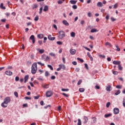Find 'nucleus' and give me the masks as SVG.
Here are the masks:
<instances>
[{
    "label": "nucleus",
    "mask_w": 125,
    "mask_h": 125,
    "mask_svg": "<svg viewBox=\"0 0 125 125\" xmlns=\"http://www.w3.org/2000/svg\"><path fill=\"white\" fill-rule=\"evenodd\" d=\"M10 97H6L4 99V102L1 104V107H3V108H6L7 107V104L9 102L11 101Z\"/></svg>",
    "instance_id": "nucleus-1"
},
{
    "label": "nucleus",
    "mask_w": 125,
    "mask_h": 125,
    "mask_svg": "<svg viewBox=\"0 0 125 125\" xmlns=\"http://www.w3.org/2000/svg\"><path fill=\"white\" fill-rule=\"evenodd\" d=\"M37 70H38V67L37 66V62H34L31 67L32 74H36L37 73Z\"/></svg>",
    "instance_id": "nucleus-2"
},
{
    "label": "nucleus",
    "mask_w": 125,
    "mask_h": 125,
    "mask_svg": "<svg viewBox=\"0 0 125 125\" xmlns=\"http://www.w3.org/2000/svg\"><path fill=\"white\" fill-rule=\"evenodd\" d=\"M65 32H64L63 30H61L59 32L58 38L60 39V40H62L63 38H65Z\"/></svg>",
    "instance_id": "nucleus-3"
},
{
    "label": "nucleus",
    "mask_w": 125,
    "mask_h": 125,
    "mask_svg": "<svg viewBox=\"0 0 125 125\" xmlns=\"http://www.w3.org/2000/svg\"><path fill=\"white\" fill-rule=\"evenodd\" d=\"M29 39H30V40L32 41L33 43H35V42H36V38H35L34 35H31Z\"/></svg>",
    "instance_id": "nucleus-4"
},
{
    "label": "nucleus",
    "mask_w": 125,
    "mask_h": 125,
    "mask_svg": "<svg viewBox=\"0 0 125 125\" xmlns=\"http://www.w3.org/2000/svg\"><path fill=\"white\" fill-rule=\"evenodd\" d=\"M113 112L115 115H117L120 113V109H119L118 108H115L113 109Z\"/></svg>",
    "instance_id": "nucleus-5"
},
{
    "label": "nucleus",
    "mask_w": 125,
    "mask_h": 125,
    "mask_svg": "<svg viewBox=\"0 0 125 125\" xmlns=\"http://www.w3.org/2000/svg\"><path fill=\"white\" fill-rule=\"evenodd\" d=\"M46 96L47 97H50L52 96V92L51 91H48L46 93Z\"/></svg>",
    "instance_id": "nucleus-6"
},
{
    "label": "nucleus",
    "mask_w": 125,
    "mask_h": 125,
    "mask_svg": "<svg viewBox=\"0 0 125 125\" xmlns=\"http://www.w3.org/2000/svg\"><path fill=\"white\" fill-rule=\"evenodd\" d=\"M5 75H7V76H12L13 73L10 71H6L5 72Z\"/></svg>",
    "instance_id": "nucleus-7"
},
{
    "label": "nucleus",
    "mask_w": 125,
    "mask_h": 125,
    "mask_svg": "<svg viewBox=\"0 0 125 125\" xmlns=\"http://www.w3.org/2000/svg\"><path fill=\"white\" fill-rule=\"evenodd\" d=\"M113 64H114V65H120L121 64V61H114L113 62Z\"/></svg>",
    "instance_id": "nucleus-8"
},
{
    "label": "nucleus",
    "mask_w": 125,
    "mask_h": 125,
    "mask_svg": "<svg viewBox=\"0 0 125 125\" xmlns=\"http://www.w3.org/2000/svg\"><path fill=\"white\" fill-rule=\"evenodd\" d=\"M70 52L71 54H72V55H74V54H76V51L75 49H70Z\"/></svg>",
    "instance_id": "nucleus-9"
},
{
    "label": "nucleus",
    "mask_w": 125,
    "mask_h": 125,
    "mask_svg": "<svg viewBox=\"0 0 125 125\" xmlns=\"http://www.w3.org/2000/svg\"><path fill=\"white\" fill-rule=\"evenodd\" d=\"M92 125H94L96 123V118L95 117H92Z\"/></svg>",
    "instance_id": "nucleus-10"
},
{
    "label": "nucleus",
    "mask_w": 125,
    "mask_h": 125,
    "mask_svg": "<svg viewBox=\"0 0 125 125\" xmlns=\"http://www.w3.org/2000/svg\"><path fill=\"white\" fill-rule=\"evenodd\" d=\"M28 80H29V75H26L24 77V83H27Z\"/></svg>",
    "instance_id": "nucleus-11"
},
{
    "label": "nucleus",
    "mask_w": 125,
    "mask_h": 125,
    "mask_svg": "<svg viewBox=\"0 0 125 125\" xmlns=\"http://www.w3.org/2000/svg\"><path fill=\"white\" fill-rule=\"evenodd\" d=\"M48 39L50 41H54V40H55V37H52L51 35H49L48 36Z\"/></svg>",
    "instance_id": "nucleus-12"
},
{
    "label": "nucleus",
    "mask_w": 125,
    "mask_h": 125,
    "mask_svg": "<svg viewBox=\"0 0 125 125\" xmlns=\"http://www.w3.org/2000/svg\"><path fill=\"white\" fill-rule=\"evenodd\" d=\"M111 88H112V87L111 85H108L106 87V91H110L111 90Z\"/></svg>",
    "instance_id": "nucleus-13"
},
{
    "label": "nucleus",
    "mask_w": 125,
    "mask_h": 125,
    "mask_svg": "<svg viewBox=\"0 0 125 125\" xmlns=\"http://www.w3.org/2000/svg\"><path fill=\"white\" fill-rule=\"evenodd\" d=\"M62 23L63 25H65V26H69V24L67 22V21L63 20L62 21Z\"/></svg>",
    "instance_id": "nucleus-14"
},
{
    "label": "nucleus",
    "mask_w": 125,
    "mask_h": 125,
    "mask_svg": "<svg viewBox=\"0 0 125 125\" xmlns=\"http://www.w3.org/2000/svg\"><path fill=\"white\" fill-rule=\"evenodd\" d=\"M84 121L83 122V124H86L87 122H88V118H87L86 116L84 117L83 118Z\"/></svg>",
    "instance_id": "nucleus-15"
},
{
    "label": "nucleus",
    "mask_w": 125,
    "mask_h": 125,
    "mask_svg": "<svg viewBox=\"0 0 125 125\" xmlns=\"http://www.w3.org/2000/svg\"><path fill=\"white\" fill-rule=\"evenodd\" d=\"M97 5L98 6V7H102V6H103V3H102L101 2H98Z\"/></svg>",
    "instance_id": "nucleus-16"
},
{
    "label": "nucleus",
    "mask_w": 125,
    "mask_h": 125,
    "mask_svg": "<svg viewBox=\"0 0 125 125\" xmlns=\"http://www.w3.org/2000/svg\"><path fill=\"white\" fill-rule=\"evenodd\" d=\"M43 11H44V12H46V11H48V6L47 5H45L44 7V9H43Z\"/></svg>",
    "instance_id": "nucleus-17"
},
{
    "label": "nucleus",
    "mask_w": 125,
    "mask_h": 125,
    "mask_svg": "<svg viewBox=\"0 0 125 125\" xmlns=\"http://www.w3.org/2000/svg\"><path fill=\"white\" fill-rule=\"evenodd\" d=\"M38 38H39V39H42L43 38V34H40L38 35L37 36Z\"/></svg>",
    "instance_id": "nucleus-18"
},
{
    "label": "nucleus",
    "mask_w": 125,
    "mask_h": 125,
    "mask_svg": "<svg viewBox=\"0 0 125 125\" xmlns=\"http://www.w3.org/2000/svg\"><path fill=\"white\" fill-rule=\"evenodd\" d=\"M105 45H106V46H108L109 47H112V44L109 42H106L105 43Z\"/></svg>",
    "instance_id": "nucleus-19"
},
{
    "label": "nucleus",
    "mask_w": 125,
    "mask_h": 125,
    "mask_svg": "<svg viewBox=\"0 0 125 125\" xmlns=\"http://www.w3.org/2000/svg\"><path fill=\"white\" fill-rule=\"evenodd\" d=\"M70 36L72 38H75V37H76V33L74 32H72L70 34Z\"/></svg>",
    "instance_id": "nucleus-20"
},
{
    "label": "nucleus",
    "mask_w": 125,
    "mask_h": 125,
    "mask_svg": "<svg viewBox=\"0 0 125 125\" xmlns=\"http://www.w3.org/2000/svg\"><path fill=\"white\" fill-rule=\"evenodd\" d=\"M70 2L71 4H76V3H77V1H75V0H71L70 1Z\"/></svg>",
    "instance_id": "nucleus-21"
},
{
    "label": "nucleus",
    "mask_w": 125,
    "mask_h": 125,
    "mask_svg": "<svg viewBox=\"0 0 125 125\" xmlns=\"http://www.w3.org/2000/svg\"><path fill=\"white\" fill-rule=\"evenodd\" d=\"M42 86L43 88H48V87H49V85L46 84L45 85H42Z\"/></svg>",
    "instance_id": "nucleus-22"
},
{
    "label": "nucleus",
    "mask_w": 125,
    "mask_h": 125,
    "mask_svg": "<svg viewBox=\"0 0 125 125\" xmlns=\"http://www.w3.org/2000/svg\"><path fill=\"white\" fill-rule=\"evenodd\" d=\"M60 65H61V67L62 69H63V70L66 69V66H65L64 64H61Z\"/></svg>",
    "instance_id": "nucleus-23"
},
{
    "label": "nucleus",
    "mask_w": 125,
    "mask_h": 125,
    "mask_svg": "<svg viewBox=\"0 0 125 125\" xmlns=\"http://www.w3.org/2000/svg\"><path fill=\"white\" fill-rule=\"evenodd\" d=\"M98 32V30L96 29H92L91 30V33H95Z\"/></svg>",
    "instance_id": "nucleus-24"
},
{
    "label": "nucleus",
    "mask_w": 125,
    "mask_h": 125,
    "mask_svg": "<svg viewBox=\"0 0 125 125\" xmlns=\"http://www.w3.org/2000/svg\"><path fill=\"white\" fill-rule=\"evenodd\" d=\"M111 116H112V114L109 113V114H105L104 115V117H105V118H109V117H111Z\"/></svg>",
    "instance_id": "nucleus-25"
},
{
    "label": "nucleus",
    "mask_w": 125,
    "mask_h": 125,
    "mask_svg": "<svg viewBox=\"0 0 125 125\" xmlns=\"http://www.w3.org/2000/svg\"><path fill=\"white\" fill-rule=\"evenodd\" d=\"M0 7L1 9H5V7L3 6V4L2 3H1Z\"/></svg>",
    "instance_id": "nucleus-26"
},
{
    "label": "nucleus",
    "mask_w": 125,
    "mask_h": 125,
    "mask_svg": "<svg viewBox=\"0 0 125 125\" xmlns=\"http://www.w3.org/2000/svg\"><path fill=\"white\" fill-rule=\"evenodd\" d=\"M38 49V50H39V52L41 54L44 52V49H40H40Z\"/></svg>",
    "instance_id": "nucleus-27"
},
{
    "label": "nucleus",
    "mask_w": 125,
    "mask_h": 125,
    "mask_svg": "<svg viewBox=\"0 0 125 125\" xmlns=\"http://www.w3.org/2000/svg\"><path fill=\"white\" fill-rule=\"evenodd\" d=\"M46 58V55H45V54H43V55H42V60H44V59H45Z\"/></svg>",
    "instance_id": "nucleus-28"
},
{
    "label": "nucleus",
    "mask_w": 125,
    "mask_h": 125,
    "mask_svg": "<svg viewBox=\"0 0 125 125\" xmlns=\"http://www.w3.org/2000/svg\"><path fill=\"white\" fill-rule=\"evenodd\" d=\"M120 93H121V90H118L117 91V92H116V93H115V95H119V94H120Z\"/></svg>",
    "instance_id": "nucleus-29"
},
{
    "label": "nucleus",
    "mask_w": 125,
    "mask_h": 125,
    "mask_svg": "<svg viewBox=\"0 0 125 125\" xmlns=\"http://www.w3.org/2000/svg\"><path fill=\"white\" fill-rule=\"evenodd\" d=\"M118 69L120 71H122L123 70V66H122V65H120V64L118 65Z\"/></svg>",
    "instance_id": "nucleus-30"
},
{
    "label": "nucleus",
    "mask_w": 125,
    "mask_h": 125,
    "mask_svg": "<svg viewBox=\"0 0 125 125\" xmlns=\"http://www.w3.org/2000/svg\"><path fill=\"white\" fill-rule=\"evenodd\" d=\"M79 91L80 92H84V88H79Z\"/></svg>",
    "instance_id": "nucleus-31"
},
{
    "label": "nucleus",
    "mask_w": 125,
    "mask_h": 125,
    "mask_svg": "<svg viewBox=\"0 0 125 125\" xmlns=\"http://www.w3.org/2000/svg\"><path fill=\"white\" fill-rule=\"evenodd\" d=\"M49 55H50V56H52L53 57H55L56 56V55L53 53H50Z\"/></svg>",
    "instance_id": "nucleus-32"
},
{
    "label": "nucleus",
    "mask_w": 125,
    "mask_h": 125,
    "mask_svg": "<svg viewBox=\"0 0 125 125\" xmlns=\"http://www.w3.org/2000/svg\"><path fill=\"white\" fill-rule=\"evenodd\" d=\"M42 9H43V8L42 7H41L40 8V12H39V14H42Z\"/></svg>",
    "instance_id": "nucleus-33"
},
{
    "label": "nucleus",
    "mask_w": 125,
    "mask_h": 125,
    "mask_svg": "<svg viewBox=\"0 0 125 125\" xmlns=\"http://www.w3.org/2000/svg\"><path fill=\"white\" fill-rule=\"evenodd\" d=\"M77 60H79V61H80L82 63H83V60L80 58H77Z\"/></svg>",
    "instance_id": "nucleus-34"
},
{
    "label": "nucleus",
    "mask_w": 125,
    "mask_h": 125,
    "mask_svg": "<svg viewBox=\"0 0 125 125\" xmlns=\"http://www.w3.org/2000/svg\"><path fill=\"white\" fill-rule=\"evenodd\" d=\"M57 44H59V45H61L62 44H63V42H60V41H58L57 42Z\"/></svg>",
    "instance_id": "nucleus-35"
},
{
    "label": "nucleus",
    "mask_w": 125,
    "mask_h": 125,
    "mask_svg": "<svg viewBox=\"0 0 125 125\" xmlns=\"http://www.w3.org/2000/svg\"><path fill=\"white\" fill-rule=\"evenodd\" d=\"M78 125H82V121L80 119H78Z\"/></svg>",
    "instance_id": "nucleus-36"
},
{
    "label": "nucleus",
    "mask_w": 125,
    "mask_h": 125,
    "mask_svg": "<svg viewBox=\"0 0 125 125\" xmlns=\"http://www.w3.org/2000/svg\"><path fill=\"white\" fill-rule=\"evenodd\" d=\"M37 63L39 64V65H41V66H44V63H42L40 62H37Z\"/></svg>",
    "instance_id": "nucleus-37"
},
{
    "label": "nucleus",
    "mask_w": 125,
    "mask_h": 125,
    "mask_svg": "<svg viewBox=\"0 0 125 125\" xmlns=\"http://www.w3.org/2000/svg\"><path fill=\"white\" fill-rule=\"evenodd\" d=\"M45 77H48V76H49V72H48V71H46L45 73Z\"/></svg>",
    "instance_id": "nucleus-38"
},
{
    "label": "nucleus",
    "mask_w": 125,
    "mask_h": 125,
    "mask_svg": "<svg viewBox=\"0 0 125 125\" xmlns=\"http://www.w3.org/2000/svg\"><path fill=\"white\" fill-rule=\"evenodd\" d=\"M39 5L37 4H34L33 6V8H37Z\"/></svg>",
    "instance_id": "nucleus-39"
},
{
    "label": "nucleus",
    "mask_w": 125,
    "mask_h": 125,
    "mask_svg": "<svg viewBox=\"0 0 125 125\" xmlns=\"http://www.w3.org/2000/svg\"><path fill=\"white\" fill-rule=\"evenodd\" d=\"M47 67H48V68H49L50 69V70H53V67H52V66H51L49 64H48Z\"/></svg>",
    "instance_id": "nucleus-40"
},
{
    "label": "nucleus",
    "mask_w": 125,
    "mask_h": 125,
    "mask_svg": "<svg viewBox=\"0 0 125 125\" xmlns=\"http://www.w3.org/2000/svg\"><path fill=\"white\" fill-rule=\"evenodd\" d=\"M110 105H111V103L110 102H108L106 104V107L109 108V107H110Z\"/></svg>",
    "instance_id": "nucleus-41"
},
{
    "label": "nucleus",
    "mask_w": 125,
    "mask_h": 125,
    "mask_svg": "<svg viewBox=\"0 0 125 125\" xmlns=\"http://www.w3.org/2000/svg\"><path fill=\"white\" fill-rule=\"evenodd\" d=\"M35 21H39V16H36L34 19Z\"/></svg>",
    "instance_id": "nucleus-42"
},
{
    "label": "nucleus",
    "mask_w": 125,
    "mask_h": 125,
    "mask_svg": "<svg viewBox=\"0 0 125 125\" xmlns=\"http://www.w3.org/2000/svg\"><path fill=\"white\" fill-rule=\"evenodd\" d=\"M37 80H38V81H43V79L42 78V77H38L37 78Z\"/></svg>",
    "instance_id": "nucleus-43"
},
{
    "label": "nucleus",
    "mask_w": 125,
    "mask_h": 125,
    "mask_svg": "<svg viewBox=\"0 0 125 125\" xmlns=\"http://www.w3.org/2000/svg\"><path fill=\"white\" fill-rule=\"evenodd\" d=\"M116 47L117 48V51H120L121 50V49L119 47L118 45H116Z\"/></svg>",
    "instance_id": "nucleus-44"
},
{
    "label": "nucleus",
    "mask_w": 125,
    "mask_h": 125,
    "mask_svg": "<svg viewBox=\"0 0 125 125\" xmlns=\"http://www.w3.org/2000/svg\"><path fill=\"white\" fill-rule=\"evenodd\" d=\"M58 3L59 4H62V3H63V1H62L61 0H59L58 1Z\"/></svg>",
    "instance_id": "nucleus-45"
},
{
    "label": "nucleus",
    "mask_w": 125,
    "mask_h": 125,
    "mask_svg": "<svg viewBox=\"0 0 125 125\" xmlns=\"http://www.w3.org/2000/svg\"><path fill=\"white\" fill-rule=\"evenodd\" d=\"M72 8H73V9H77V8H78V6H77V5H74L72 6Z\"/></svg>",
    "instance_id": "nucleus-46"
},
{
    "label": "nucleus",
    "mask_w": 125,
    "mask_h": 125,
    "mask_svg": "<svg viewBox=\"0 0 125 125\" xmlns=\"http://www.w3.org/2000/svg\"><path fill=\"white\" fill-rule=\"evenodd\" d=\"M49 59H50V58H49V57H48V56H47L46 57V58L45 59V61H48V60H49Z\"/></svg>",
    "instance_id": "nucleus-47"
},
{
    "label": "nucleus",
    "mask_w": 125,
    "mask_h": 125,
    "mask_svg": "<svg viewBox=\"0 0 125 125\" xmlns=\"http://www.w3.org/2000/svg\"><path fill=\"white\" fill-rule=\"evenodd\" d=\"M87 15L88 17H91V16H92V14L91 12H88Z\"/></svg>",
    "instance_id": "nucleus-48"
},
{
    "label": "nucleus",
    "mask_w": 125,
    "mask_h": 125,
    "mask_svg": "<svg viewBox=\"0 0 125 125\" xmlns=\"http://www.w3.org/2000/svg\"><path fill=\"white\" fill-rule=\"evenodd\" d=\"M62 62L65 64L66 63V59L64 57H62Z\"/></svg>",
    "instance_id": "nucleus-49"
},
{
    "label": "nucleus",
    "mask_w": 125,
    "mask_h": 125,
    "mask_svg": "<svg viewBox=\"0 0 125 125\" xmlns=\"http://www.w3.org/2000/svg\"><path fill=\"white\" fill-rule=\"evenodd\" d=\"M62 91H69V89L62 88Z\"/></svg>",
    "instance_id": "nucleus-50"
},
{
    "label": "nucleus",
    "mask_w": 125,
    "mask_h": 125,
    "mask_svg": "<svg viewBox=\"0 0 125 125\" xmlns=\"http://www.w3.org/2000/svg\"><path fill=\"white\" fill-rule=\"evenodd\" d=\"M116 88H119V89H121L122 88V85H118L116 86Z\"/></svg>",
    "instance_id": "nucleus-51"
},
{
    "label": "nucleus",
    "mask_w": 125,
    "mask_h": 125,
    "mask_svg": "<svg viewBox=\"0 0 125 125\" xmlns=\"http://www.w3.org/2000/svg\"><path fill=\"white\" fill-rule=\"evenodd\" d=\"M14 95L16 97H18V93L17 92H14Z\"/></svg>",
    "instance_id": "nucleus-52"
},
{
    "label": "nucleus",
    "mask_w": 125,
    "mask_h": 125,
    "mask_svg": "<svg viewBox=\"0 0 125 125\" xmlns=\"http://www.w3.org/2000/svg\"><path fill=\"white\" fill-rule=\"evenodd\" d=\"M99 57H101L102 58L105 59V56L104 55H99Z\"/></svg>",
    "instance_id": "nucleus-53"
},
{
    "label": "nucleus",
    "mask_w": 125,
    "mask_h": 125,
    "mask_svg": "<svg viewBox=\"0 0 125 125\" xmlns=\"http://www.w3.org/2000/svg\"><path fill=\"white\" fill-rule=\"evenodd\" d=\"M123 105L124 107H125V99H123Z\"/></svg>",
    "instance_id": "nucleus-54"
},
{
    "label": "nucleus",
    "mask_w": 125,
    "mask_h": 125,
    "mask_svg": "<svg viewBox=\"0 0 125 125\" xmlns=\"http://www.w3.org/2000/svg\"><path fill=\"white\" fill-rule=\"evenodd\" d=\"M15 81H16V82H18V81H19V77H18V76L16 77Z\"/></svg>",
    "instance_id": "nucleus-55"
},
{
    "label": "nucleus",
    "mask_w": 125,
    "mask_h": 125,
    "mask_svg": "<svg viewBox=\"0 0 125 125\" xmlns=\"http://www.w3.org/2000/svg\"><path fill=\"white\" fill-rule=\"evenodd\" d=\"M111 21H112V22H114V21H116V19L114 18L113 17H111L110 18Z\"/></svg>",
    "instance_id": "nucleus-56"
},
{
    "label": "nucleus",
    "mask_w": 125,
    "mask_h": 125,
    "mask_svg": "<svg viewBox=\"0 0 125 125\" xmlns=\"http://www.w3.org/2000/svg\"><path fill=\"white\" fill-rule=\"evenodd\" d=\"M84 66L86 67V68L87 69V70H88L89 68H88V65H87V63H85L84 64Z\"/></svg>",
    "instance_id": "nucleus-57"
},
{
    "label": "nucleus",
    "mask_w": 125,
    "mask_h": 125,
    "mask_svg": "<svg viewBox=\"0 0 125 125\" xmlns=\"http://www.w3.org/2000/svg\"><path fill=\"white\" fill-rule=\"evenodd\" d=\"M59 68H57V71H60V70H61L62 68H61V65L60 64H59Z\"/></svg>",
    "instance_id": "nucleus-58"
},
{
    "label": "nucleus",
    "mask_w": 125,
    "mask_h": 125,
    "mask_svg": "<svg viewBox=\"0 0 125 125\" xmlns=\"http://www.w3.org/2000/svg\"><path fill=\"white\" fill-rule=\"evenodd\" d=\"M8 70H11V69H13V67L12 66H9L7 67Z\"/></svg>",
    "instance_id": "nucleus-59"
},
{
    "label": "nucleus",
    "mask_w": 125,
    "mask_h": 125,
    "mask_svg": "<svg viewBox=\"0 0 125 125\" xmlns=\"http://www.w3.org/2000/svg\"><path fill=\"white\" fill-rule=\"evenodd\" d=\"M109 18H110V16H109L108 15H107L105 17V19H106V20H108Z\"/></svg>",
    "instance_id": "nucleus-60"
},
{
    "label": "nucleus",
    "mask_w": 125,
    "mask_h": 125,
    "mask_svg": "<svg viewBox=\"0 0 125 125\" xmlns=\"http://www.w3.org/2000/svg\"><path fill=\"white\" fill-rule=\"evenodd\" d=\"M81 83H82V80H79L78 82V85H80V84H81Z\"/></svg>",
    "instance_id": "nucleus-61"
},
{
    "label": "nucleus",
    "mask_w": 125,
    "mask_h": 125,
    "mask_svg": "<svg viewBox=\"0 0 125 125\" xmlns=\"http://www.w3.org/2000/svg\"><path fill=\"white\" fill-rule=\"evenodd\" d=\"M113 74L115 75H118V72L117 71H113Z\"/></svg>",
    "instance_id": "nucleus-62"
},
{
    "label": "nucleus",
    "mask_w": 125,
    "mask_h": 125,
    "mask_svg": "<svg viewBox=\"0 0 125 125\" xmlns=\"http://www.w3.org/2000/svg\"><path fill=\"white\" fill-rule=\"evenodd\" d=\"M117 7H118V4L116 3L114 5V8L116 9Z\"/></svg>",
    "instance_id": "nucleus-63"
},
{
    "label": "nucleus",
    "mask_w": 125,
    "mask_h": 125,
    "mask_svg": "<svg viewBox=\"0 0 125 125\" xmlns=\"http://www.w3.org/2000/svg\"><path fill=\"white\" fill-rule=\"evenodd\" d=\"M72 64L75 65H77V62H73Z\"/></svg>",
    "instance_id": "nucleus-64"
}]
</instances>
